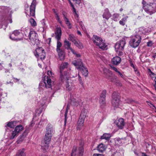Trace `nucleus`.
I'll return each mask as SVG.
<instances>
[{
  "label": "nucleus",
  "instance_id": "8fccbe9b",
  "mask_svg": "<svg viewBox=\"0 0 156 156\" xmlns=\"http://www.w3.org/2000/svg\"><path fill=\"white\" fill-rule=\"evenodd\" d=\"M73 71H71L70 72V75L71 77H75L76 76H77V73H76L75 74V75H73Z\"/></svg>",
  "mask_w": 156,
  "mask_h": 156
},
{
  "label": "nucleus",
  "instance_id": "72a5a7b5",
  "mask_svg": "<svg viewBox=\"0 0 156 156\" xmlns=\"http://www.w3.org/2000/svg\"><path fill=\"white\" fill-rule=\"evenodd\" d=\"M128 17L127 16H126L122 18L121 20L119 21V24L122 26H124L126 22V21Z\"/></svg>",
  "mask_w": 156,
  "mask_h": 156
},
{
  "label": "nucleus",
  "instance_id": "f8f14e48",
  "mask_svg": "<svg viewBox=\"0 0 156 156\" xmlns=\"http://www.w3.org/2000/svg\"><path fill=\"white\" fill-rule=\"evenodd\" d=\"M42 82H43V85H44L46 88L51 87V80L48 76H45L43 78Z\"/></svg>",
  "mask_w": 156,
  "mask_h": 156
},
{
  "label": "nucleus",
  "instance_id": "a18cd8bd",
  "mask_svg": "<svg viewBox=\"0 0 156 156\" xmlns=\"http://www.w3.org/2000/svg\"><path fill=\"white\" fill-rule=\"evenodd\" d=\"M71 104H73L74 105H78L79 104L78 102L76 101V100L75 99H73L71 100Z\"/></svg>",
  "mask_w": 156,
  "mask_h": 156
},
{
  "label": "nucleus",
  "instance_id": "c9c22d12",
  "mask_svg": "<svg viewBox=\"0 0 156 156\" xmlns=\"http://www.w3.org/2000/svg\"><path fill=\"white\" fill-rule=\"evenodd\" d=\"M73 43L75 45L79 48H82L83 47L82 44L80 41L78 42L76 41Z\"/></svg>",
  "mask_w": 156,
  "mask_h": 156
},
{
  "label": "nucleus",
  "instance_id": "a19ab883",
  "mask_svg": "<svg viewBox=\"0 0 156 156\" xmlns=\"http://www.w3.org/2000/svg\"><path fill=\"white\" fill-rule=\"evenodd\" d=\"M106 93L107 91L106 90H103L101 94L100 97L105 98Z\"/></svg>",
  "mask_w": 156,
  "mask_h": 156
},
{
  "label": "nucleus",
  "instance_id": "7ed1b4c3",
  "mask_svg": "<svg viewBox=\"0 0 156 156\" xmlns=\"http://www.w3.org/2000/svg\"><path fill=\"white\" fill-rule=\"evenodd\" d=\"M69 65L67 62H63L59 67L60 73V78L61 81L64 80L65 79H66L68 77V76H69V73L66 72L65 71L64 73H63V70L67 68Z\"/></svg>",
  "mask_w": 156,
  "mask_h": 156
},
{
  "label": "nucleus",
  "instance_id": "ddd939ff",
  "mask_svg": "<svg viewBox=\"0 0 156 156\" xmlns=\"http://www.w3.org/2000/svg\"><path fill=\"white\" fill-rule=\"evenodd\" d=\"M55 132L54 129L52 125L50 124H48L46 127V131L45 134L52 136L53 134Z\"/></svg>",
  "mask_w": 156,
  "mask_h": 156
},
{
  "label": "nucleus",
  "instance_id": "bf43d9fd",
  "mask_svg": "<svg viewBox=\"0 0 156 156\" xmlns=\"http://www.w3.org/2000/svg\"><path fill=\"white\" fill-rule=\"evenodd\" d=\"M154 81L155 83V84L154 85V87L155 88V90H156V76H155V78L154 79Z\"/></svg>",
  "mask_w": 156,
  "mask_h": 156
},
{
  "label": "nucleus",
  "instance_id": "4468645a",
  "mask_svg": "<svg viewBox=\"0 0 156 156\" xmlns=\"http://www.w3.org/2000/svg\"><path fill=\"white\" fill-rule=\"evenodd\" d=\"M20 34V31L19 30H14L12 34L9 36L10 38L12 40L16 41H20L23 39V38H16L14 37V36H17Z\"/></svg>",
  "mask_w": 156,
  "mask_h": 156
},
{
  "label": "nucleus",
  "instance_id": "4c0bfd02",
  "mask_svg": "<svg viewBox=\"0 0 156 156\" xmlns=\"http://www.w3.org/2000/svg\"><path fill=\"white\" fill-rule=\"evenodd\" d=\"M103 71L104 73L105 74H107L108 73H109L110 75L109 76H111L112 74V71H110L109 69L106 68H103Z\"/></svg>",
  "mask_w": 156,
  "mask_h": 156
},
{
  "label": "nucleus",
  "instance_id": "f257e3e1",
  "mask_svg": "<svg viewBox=\"0 0 156 156\" xmlns=\"http://www.w3.org/2000/svg\"><path fill=\"white\" fill-rule=\"evenodd\" d=\"M152 0H144L142 3L144 5L143 8L145 11L150 15L156 12V3H151L150 2Z\"/></svg>",
  "mask_w": 156,
  "mask_h": 156
},
{
  "label": "nucleus",
  "instance_id": "c03bdc74",
  "mask_svg": "<svg viewBox=\"0 0 156 156\" xmlns=\"http://www.w3.org/2000/svg\"><path fill=\"white\" fill-rule=\"evenodd\" d=\"M146 102L147 103L148 105H149L151 108L153 109L154 108L156 109V108L155 107V106L152 104L151 102L147 101H146Z\"/></svg>",
  "mask_w": 156,
  "mask_h": 156
},
{
  "label": "nucleus",
  "instance_id": "7c9ffc66",
  "mask_svg": "<svg viewBox=\"0 0 156 156\" xmlns=\"http://www.w3.org/2000/svg\"><path fill=\"white\" fill-rule=\"evenodd\" d=\"M49 144H45L44 143L42 142L41 149L43 152H45L48 150L49 147Z\"/></svg>",
  "mask_w": 156,
  "mask_h": 156
},
{
  "label": "nucleus",
  "instance_id": "69168bd1",
  "mask_svg": "<svg viewBox=\"0 0 156 156\" xmlns=\"http://www.w3.org/2000/svg\"><path fill=\"white\" fill-rule=\"evenodd\" d=\"M120 75V76L122 77H123V75L119 71L117 72Z\"/></svg>",
  "mask_w": 156,
  "mask_h": 156
},
{
  "label": "nucleus",
  "instance_id": "2f4dec72",
  "mask_svg": "<svg viewBox=\"0 0 156 156\" xmlns=\"http://www.w3.org/2000/svg\"><path fill=\"white\" fill-rule=\"evenodd\" d=\"M68 39L71 41L73 43L76 41L74 35L72 34H69Z\"/></svg>",
  "mask_w": 156,
  "mask_h": 156
},
{
  "label": "nucleus",
  "instance_id": "58836bf2",
  "mask_svg": "<svg viewBox=\"0 0 156 156\" xmlns=\"http://www.w3.org/2000/svg\"><path fill=\"white\" fill-rule=\"evenodd\" d=\"M76 147L75 146H74L71 153V156H76Z\"/></svg>",
  "mask_w": 156,
  "mask_h": 156
},
{
  "label": "nucleus",
  "instance_id": "9d476101",
  "mask_svg": "<svg viewBox=\"0 0 156 156\" xmlns=\"http://www.w3.org/2000/svg\"><path fill=\"white\" fill-rule=\"evenodd\" d=\"M36 54H35V56L37 58H39L43 60L45 57V53L44 50L42 48H37L36 50Z\"/></svg>",
  "mask_w": 156,
  "mask_h": 156
},
{
  "label": "nucleus",
  "instance_id": "f704fd0d",
  "mask_svg": "<svg viewBox=\"0 0 156 156\" xmlns=\"http://www.w3.org/2000/svg\"><path fill=\"white\" fill-rule=\"evenodd\" d=\"M64 20L65 21L66 24L68 26V28L69 29H71L72 27L69 19L67 18H66Z\"/></svg>",
  "mask_w": 156,
  "mask_h": 156
},
{
  "label": "nucleus",
  "instance_id": "6ab92c4d",
  "mask_svg": "<svg viewBox=\"0 0 156 156\" xmlns=\"http://www.w3.org/2000/svg\"><path fill=\"white\" fill-rule=\"evenodd\" d=\"M72 63L76 67L77 69H79L80 66H83L81 60L80 58L73 61Z\"/></svg>",
  "mask_w": 156,
  "mask_h": 156
},
{
  "label": "nucleus",
  "instance_id": "f03ea898",
  "mask_svg": "<svg viewBox=\"0 0 156 156\" xmlns=\"http://www.w3.org/2000/svg\"><path fill=\"white\" fill-rule=\"evenodd\" d=\"M92 41L94 44L103 50L107 49V45L100 37L94 35L92 37Z\"/></svg>",
  "mask_w": 156,
  "mask_h": 156
},
{
  "label": "nucleus",
  "instance_id": "49530a36",
  "mask_svg": "<svg viewBox=\"0 0 156 156\" xmlns=\"http://www.w3.org/2000/svg\"><path fill=\"white\" fill-rule=\"evenodd\" d=\"M79 24L80 25V26L82 29L84 31H86V29L84 27V25L83 24L82 22V21H80L79 22Z\"/></svg>",
  "mask_w": 156,
  "mask_h": 156
},
{
  "label": "nucleus",
  "instance_id": "0eeeda50",
  "mask_svg": "<svg viewBox=\"0 0 156 156\" xmlns=\"http://www.w3.org/2000/svg\"><path fill=\"white\" fill-rule=\"evenodd\" d=\"M126 37H123L119 41L117 42L115 45V48L116 51L118 50H123L126 44Z\"/></svg>",
  "mask_w": 156,
  "mask_h": 156
},
{
  "label": "nucleus",
  "instance_id": "9b49d317",
  "mask_svg": "<svg viewBox=\"0 0 156 156\" xmlns=\"http://www.w3.org/2000/svg\"><path fill=\"white\" fill-rule=\"evenodd\" d=\"M36 7V1L33 0L30 7V14L29 16H35V9ZM25 13L29 15L28 14V11L25 9Z\"/></svg>",
  "mask_w": 156,
  "mask_h": 156
},
{
  "label": "nucleus",
  "instance_id": "a878e982",
  "mask_svg": "<svg viewBox=\"0 0 156 156\" xmlns=\"http://www.w3.org/2000/svg\"><path fill=\"white\" fill-rule=\"evenodd\" d=\"M150 31L148 28H144L143 27H140L139 29L138 33L140 34H146Z\"/></svg>",
  "mask_w": 156,
  "mask_h": 156
},
{
  "label": "nucleus",
  "instance_id": "0e129e2a",
  "mask_svg": "<svg viewBox=\"0 0 156 156\" xmlns=\"http://www.w3.org/2000/svg\"><path fill=\"white\" fill-rule=\"evenodd\" d=\"M76 3L77 4H79L80 2V0H75Z\"/></svg>",
  "mask_w": 156,
  "mask_h": 156
},
{
  "label": "nucleus",
  "instance_id": "b1692460",
  "mask_svg": "<svg viewBox=\"0 0 156 156\" xmlns=\"http://www.w3.org/2000/svg\"><path fill=\"white\" fill-rule=\"evenodd\" d=\"M64 47L67 50H70L72 52L73 51V50L71 47V43L66 39H65L64 41Z\"/></svg>",
  "mask_w": 156,
  "mask_h": 156
},
{
  "label": "nucleus",
  "instance_id": "37998d69",
  "mask_svg": "<svg viewBox=\"0 0 156 156\" xmlns=\"http://www.w3.org/2000/svg\"><path fill=\"white\" fill-rule=\"evenodd\" d=\"M15 122H9L7 123V126L11 128H13L15 126V125H14V123Z\"/></svg>",
  "mask_w": 156,
  "mask_h": 156
},
{
  "label": "nucleus",
  "instance_id": "aec40b11",
  "mask_svg": "<svg viewBox=\"0 0 156 156\" xmlns=\"http://www.w3.org/2000/svg\"><path fill=\"white\" fill-rule=\"evenodd\" d=\"M78 69L84 76L86 77L88 75V72L87 69L83 66H80Z\"/></svg>",
  "mask_w": 156,
  "mask_h": 156
},
{
  "label": "nucleus",
  "instance_id": "20e7f679",
  "mask_svg": "<svg viewBox=\"0 0 156 156\" xmlns=\"http://www.w3.org/2000/svg\"><path fill=\"white\" fill-rule=\"evenodd\" d=\"M141 37L139 35H136L132 36L129 42V44L133 48H136L141 42Z\"/></svg>",
  "mask_w": 156,
  "mask_h": 156
},
{
  "label": "nucleus",
  "instance_id": "09e8293b",
  "mask_svg": "<svg viewBox=\"0 0 156 156\" xmlns=\"http://www.w3.org/2000/svg\"><path fill=\"white\" fill-rule=\"evenodd\" d=\"M133 101V100L127 98L125 100V103H129Z\"/></svg>",
  "mask_w": 156,
  "mask_h": 156
},
{
  "label": "nucleus",
  "instance_id": "f3484780",
  "mask_svg": "<svg viewBox=\"0 0 156 156\" xmlns=\"http://www.w3.org/2000/svg\"><path fill=\"white\" fill-rule=\"evenodd\" d=\"M68 76H68V77L66 79H65L64 80L62 81H64L66 80V88L68 90H70L73 87V84L72 83L71 80L69 79Z\"/></svg>",
  "mask_w": 156,
  "mask_h": 156
},
{
  "label": "nucleus",
  "instance_id": "5701e85b",
  "mask_svg": "<svg viewBox=\"0 0 156 156\" xmlns=\"http://www.w3.org/2000/svg\"><path fill=\"white\" fill-rule=\"evenodd\" d=\"M85 119L80 117L78 121V126L77 127V130H80L81 127L83 126Z\"/></svg>",
  "mask_w": 156,
  "mask_h": 156
},
{
  "label": "nucleus",
  "instance_id": "393cba45",
  "mask_svg": "<svg viewBox=\"0 0 156 156\" xmlns=\"http://www.w3.org/2000/svg\"><path fill=\"white\" fill-rule=\"evenodd\" d=\"M58 54L59 58L61 61L64 60L65 58V53L62 50H60L59 51H57Z\"/></svg>",
  "mask_w": 156,
  "mask_h": 156
},
{
  "label": "nucleus",
  "instance_id": "774afa93",
  "mask_svg": "<svg viewBox=\"0 0 156 156\" xmlns=\"http://www.w3.org/2000/svg\"><path fill=\"white\" fill-rule=\"evenodd\" d=\"M77 34L79 35H80L81 36H82V34H81V32L79 31V30H77Z\"/></svg>",
  "mask_w": 156,
  "mask_h": 156
},
{
  "label": "nucleus",
  "instance_id": "1a4fd4ad",
  "mask_svg": "<svg viewBox=\"0 0 156 156\" xmlns=\"http://www.w3.org/2000/svg\"><path fill=\"white\" fill-rule=\"evenodd\" d=\"M23 129V127L21 125H17L15 128L14 131H13L12 135L10 136V139H13L15 137L17 136L19 133L22 131Z\"/></svg>",
  "mask_w": 156,
  "mask_h": 156
},
{
  "label": "nucleus",
  "instance_id": "338daca9",
  "mask_svg": "<svg viewBox=\"0 0 156 156\" xmlns=\"http://www.w3.org/2000/svg\"><path fill=\"white\" fill-rule=\"evenodd\" d=\"M65 121H64V123L65 125H66V122L67 121V116H65Z\"/></svg>",
  "mask_w": 156,
  "mask_h": 156
},
{
  "label": "nucleus",
  "instance_id": "603ef678",
  "mask_svg": "<svg viewBox=\"0 0 156 156\" xmlns=\"http://www.w3.org/2000/svg\"><path fill=\"white\" fill-rule=\"evenodd\" d=\"M69 109V105L68 104L67 106V108H66V112H65V116H67V113H68V110Z\"/></svg>",
  "mask_w": 156,
  "mask_h": 156
},
{
  "label": "nucleus",
  "instance_id": "13d9d810",
  "mask_svg": "<svg viewBox=\"0 0 156 156\" xmlns=\"http://www.w3.org/2000/svg\"><path fill=\"white\" fill-rule=\"evenodd\" d=\"M93 156H104L103 154H94Z\"/></svg>",
  "mask_w": 156,
  "mask_h": 156
},
{
  "label": "nucleus",
  "instance_id": "c756f323",
  "mask_svg": "<svg viewBox=\"0 0 156 156\" xmlns=\"http://www.w3.org/2000/svg\"><path fill=\"white\" fill-rule=\"evenodd\" d=\"M105 145L102 143L100 144L98 147L97 150L100 152H102L106 149Z\"/></svg>",
  "mask_w": 156,
  "mask_h": 156
},
{
  "label": "nucleus",
  "instance_id": "2eb2a0df",
  "mask_svg": "<svg viewBox=\"0 0 156 156\" xmlns=\"http://www.w3.org/2000/svg\"><path fill=\"white\" fill-rule=\"evenodd\" d=\"M83 145V142L81 141L77 150V156H83L84 152Z\"/></svg>",
  "mask_w": 156,
  "mask_h": 156
},
{
  "label": "nucleus",
  "instance_id": "6e6d98bb",
  "mask_svg": "<svg viewBox=\"0 0 156 156\" xmlns=\"http://www.w3.org/2000/svg\"><path fill=\"white\" fill-rule=\"evenodd\" d=\"M152 45V42L151 41H150L147 42V46H151Z\"/></svg>",
  "mask_w": 156,
  "mask_h": 156
},
{
  "label": "nucleus",
  "instance_id": "c85d7f7f",
  "mask_svg": "<svg viewBox=\"0 0 156 156\" xmlns=\"http://www.w3.org/2000/svg\"><path fill=\"white\" fill-rule=\"evenodd\" d=\"M25 149L24 148L19 150L16 154V156H26V154L24 152Z\"/></svg>",
  "mask_w": 156,
  "mask_h": 156
},
{
  "label": "nucleus",
  "instance_id": "39448f33",
  "mask_svg": "<svg viewBox=\"0 0 156 156\" xmlns=\"http://www.w3.org/2000/svg\"><path fill=\"white\" fill-rule=\"evenodd\" d=\"M55 38L57 40V45L56 48V51H59L61 50L60 48L62 46L61 43L59 41L60 40L62 35V31L60 28H56V32H55Z\"/></svg>",
  "mask_w": 156,
  "mask_h": 156
},
{
  "label": "nucleus",
  "instance_id": "79ce46f5",
  "mask_svg": "<svg viewBox=\"0 0 156 156\" xmlns=\"http://www.w3.org/2000/svg\"><path fill=\"white\" fill-rule=\"evenodd\" d=\"M119 15L117 13H114L113 15V18L115 21H117Z\"/></svg>",
  "mask_w": 156,
  "mask_h": 156
},
{
  "label": "nucleus",
  "instance_id": "6e6552de",
  "mask_svg": "<svg viewBox=\"0 0 156 156\" xmlns=\"http://www.w3.org/2000/svg\"><path fill=\"white\" fill-rule=\"evenodd\" d=\"M37 36V34L34 31H30L29 34L30 40L31 43L34 45H37L39 43Z\"/></svg>",
  "mask_w": 156,
  "mask_h": 156
},
{
  "label": "nucleus",
  "instance_id": "4d7b16f0",
  "mask_svg": "<svg viewBox=\"0 0 156 156\" xmlns=\"http://www.w3.org/2000/svg\"><path fill=\"white\" fill-rule=\"evenodd\" d=\"M111 68L113 70H114V71H115L117 73L119 71L117 68L113 66H111Z\"/></svg>",
  "mask_w": 156,
  "mask_h": 156
},
{
  "label": "nucleus",
  "instance_id": "423d86ee",
  "mask_svg": "<svg viewBox=\"0 0 156 156\" xmlns=\"http://www.w3.org/2000/svg\"><path fill=\"white\" fill-rule=\"evenodd\" d=\"M119 97L117 93L114 92L112 96V103L114 107H118L119 105Z\"/></svg>",
  "mask_w": 156,
  "mask_h": 156
},
{
  "label": "nucleus",
  "instance_id": "680f3d73",
  "mask_svg": "<svg viewBox=\"0 0 156 156\" xmlns=\"http://www.w3.org/2000/svg\"><path fill=\"white\" fill-rule=\"evenodd\" d=\"M62 14L63 16L64 19H65L66 18H67L66 17V13L65 12H62Z\"/></svg>",
  "mask_w": 156,
  "mask_h": 156
},
{
  "label": "nucleus",
  "instance_id": "473e14b6",
  "mask_svg": "<svg viewBox=\"0 0 156 156\" xmlns=\"http://www.w3.org/2000/svg\"><path fill=\"white\" fill-rule=\"evenodd\" d=\"M87 115V110L85 109H83L81 111L80 117L85 119Z\"/></svg>",
  "mask_w": 156,
  "mask_h": 156
},
{
  "label": "nucleus",
  "instance_id": "dca6fc26",
  "mask_svg": "<svg viewBox=\"0 0 156 156\" xmlns=\"http://www.w3.org/2000/svg\"><path fill=\"white\" fill-rule=\"evenodd\" d=\"M115 123L119 129H122L123 128L125 123L123 119L120 118L119 119L116 120Z\"/></svg>",
  "mask_w": 156,
  "mask_h": 156
},
{
  "label": "nucleus",
  "instance_id": "e433bc0d",
  "mask_svg": "<svg viewBox=\"0 0 156 156\" xmlns=\"http://www.w3.org/2000/svg\"><path fill=\"white\" fill-rule=\"evenodd\" d=\"M29 21L32 26L35 27L36 26V22L33 18L30 19L29 20Z\"/></svg>",
  "mask_w": 156,
  "mask_h": 156
},
{
  "label": "nucleus",
  "instance_id": "5fc2aeb1",
  "mask_svg": "<svg viewBox=\"0 0 156 156\" xmlns=\"http://www.w3.org/2000/svg\"><path fill=\"white\" fill-rule=\"evenodd\" d=\"M72 52L73 54H75L76 55V57L79 58L80 57L81 55L80 54H78L76 52H75L74 50Z\"/></svg>",
  "mask_w": 156,
  "mask_h": 156
},
{
  "label": "nucleus",
  "instance_id": "a211bd4d",
  "mask_svg": "<svg viewBox=\"0 0 156 156\" xmlns=\"http://www.w3.org/2000/svg\"><path fill=\"white\" fill-rule=\"evenodd\" d=\"M111 16L109 9L108 8L105 9L103 11L102 15L103 18L108 20L111 17Z\"/></svg>",
  "mask_w": 156,
  "mask_h": 156
},
{
  "label": "nucleus",
  "instance_id": "ea45409f",
  "mask_svg": "<svg viewBox=\"0 0 156 156\" xmlns=\"http://www.w3.org/2000/svg\"><path fill=\"white\" fill-rule=\"evenodd\" d=\"M99 103L101 105H104L105 104V98H100Z\"/></svg>",
  "mask_w": 156,
  "mask_h": 156
},
{
  "label": "nucleus",
  "instance_id": "cd10ccee",
  "mask_svg": "<svg viewBox=\"0 0 156 156\" xmlns=\"http://www.w3.org/2000/svg\"><path fill=\"white\" fill-rule=\"evenodd\" d=\"M111 136V134L110 133H105L101 136L100 139H105L107 140H109Z\"/></svg>",
  "mask_w": 156,
  "mask_h": 156
},
{
  "label": "nucleus",
  "instance_id": "bb28decb",
  "mask_svg": "<svg viewBox=\"0 0 156 156\" xmlns=\"http://www.w3.org/2000/svg\"><path fill=\"white\" fill-rule=\"evenodd\" d=\"M52 136L45 134L44 137L42 142L44 143L45 144H49L51 140Z\"/></svg>",
  "mask_w": 156,
  "mask_h": 156
},
{
  "label": "nucleus",
  "instance_id": "e2e57ef3",
  "mask_svg": "<svg viewBox=\"0 0 156 156\" xmlns=\"http://www.w3.org/2000/svg\"><path fill=\"white\" fill-rule=\"evenodd\" d=\"M152 58H153L154 59L156 58V53H155L153 54V55L152 56Z\"/></svg>",
  "mask_w": 156,
  "mask_h": 156
},
{
  "label": "nucleus",
  "instance_id": "3c124183",
  "mask_svg": "<svg viewBox=\"0 0 156 156\" xmlns=\"http://www.w3.org/2000/svg\"><path fill=\"white\" fill-rule=\"evenodd\" d=\"M69 109V105L68 104L67 106V108H66V112H65V116H67V113H68V110Z\"/></svg>",
  "mask_w": 156,
  "mask_h": 156
},
{
  "label": "nucleus",
  "instance_id": "de8ad7c7",
  "mask_svg": "<svg viewBox=\"0 0 156 156\" xmlns=\"http://www.w3.org/2000/svg\"><path fill=\"white\" fill-rule=\"evenodd\" d=\"M78 77H79V82L80 84L82 86H83V83L82 81V78L80 76V75H78Z\"/></svg>",
  "mask_w": 156,
  "mask_h": 156
},
{
  "label": "nucleus",
  "instance_id": "864d4df0",
  "mask_svg": "<svg viewBox=\"0 0 156 156\" xmlns=\"http://www.w3.org/2000/svg\"><path fill=\"white\" fill-rule=\"evenodd\" d=\"M122 51V50H118V51H116V52H118V54L119 56H121L123 55V53Z\"/></svg>",
  "mask_w": 156,
  "mask_h": 156
},
{
  "label": "nucleus",
  "instance_id": "4be33fe9",
  "mask_svg": "<svg viewBox=\"0 0 156 156\" xmlns=\"http://www.w3.org/2000/svg\"><path fill=\"white\" fill-rule=\"evenodd\" d=\"M28 132L29 131L27 130H26L18 138L17 141L19 143L23 141L24 139L26 137Z\"/></svg>",
  "mask_w": 156,
  "mask_h": 156
},
{
  "label": "nucleus",
  "instance_id": "052dcab7",
  "mask_svg": "<svg viewBox=\"0 0 156 156\" xmlns=\"http://www.w3.org/2000/svg\"><path fill=\"white\" fill-rule=\"evenodd\" d=\"M56 16L57 20H58V21H60V18H59V17L58 15V14H56Z\"/></svg>",
  "mask_w": 156,
  "mask_h": 156
},
{
  "label": "nucleus",
  "instance_id": "412c9836",
  "mask_svg": "<svg viewBox=\"0 0 156 156\" xmlns=\"http://www.w3.org/2000/svg\"><path fill=\"white\" fill-rule=\"evenodd\" d=\"M121 61V58L119 56L113 57L112 59V63L115 65H118Z\"/></svg>",
  "mask_w": 156,
  "mask_h": 156
}]
</instances>
